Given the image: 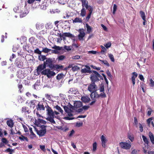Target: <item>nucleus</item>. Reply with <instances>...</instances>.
Listing matches in <instances>:
<instances>
[{
    "label": "nucleus",
    "mask_w": 154,
    "mask_h": 154,
    "mask_svg": "<svg viewBox=\"0 0 154 154\" xmlns=\"http://www.w3.org/2000/svg\"><path fill=\"white\" fill-rule=\"evenodd\" d=\"M46 111L47 114L49 117L47 118L46 119L49 121L53 125L55 124L56 122L54 118H58V117L56 116L59 114V112L55 111H53L51 109L49 106H48L47 107Z\"/></svg>",
    "instance_id": "obj_1"
},
{
    "label": "nucleus",
    "mask_w": 154,
    "mask_h": 154,
    "mask_svg": "<svg viewBox=\"0 0 154 154\" xmlns=\"http://www.w3.org/2000/svg\"><path fill=\"white\" fill-rule=\"evenodd\" d=\"M63 108L65 112L69 116L65 117L63 119L66 120H71L74 119L73 117H69L72 116L75 112V110L73 106L69 103L67 106H64Z\"/></svg>",
    "instance_id": "obj_2"
},
{
    "label": "nucleus",
    "mask_w": 154,
    "mask_h": 154,
    "mask_svg": "<svg viewBox=\"0 0 154 154\" xmlns=\"http://www.w3.org/2000/svg\"><path fill=\"white\" fill-rule=\"evenodd\" d=\"M90 79L92 82L94 83L97 81L103 79V78L97 72L92 71Z\"/></svg>",
    "instance_id": "obj_3"
},
{
    "label": "nucleus",
    "mask_w": 154,
    "mask_h": 154,
    "mask_svg": "<svg viewBox=\"0 0 154 154\" xmlns=\"http://www.w3.org/2000/svg\"><path fill=\"white\" fill-rule=\"evenodd\" d=\"M90 95L91 98L93 100H95V99L100 97L104 98L106 97V95L104 92L100 93L97 91H95L94 92L91 93Z\"/></svg>",
    "instance_id": "obj_4"
},
{
    "label": "nucleus",
    "mask_w": 154,
    "mask_h": 154,
    "mask_svg": "<svg viewBox=\"0 0 154 154\" xmlns=\"http://www.w3.org/2000/svg\"><path fill=\"white\" fill-rule=\"evenodd\" d=\"M42 75H46L48 78H51L52 76H54L55 73L48 69H45L43 71Z\"/></svg>",
    "instance_id": "obj_5"
},
{
    "label": "nucleus",
    "mask_w": 154,
    "mask_h": 154,
    "mask_svg": "<svg viewBox=\"0 0 154 154\" xmlns=\"http://www.w3.org/2000/svg\"><path fill=\"white\" fill-rule=\"evenodd\" d=\"M119 146L121 148L127 150L130 149L131 146V142L129 141L120 142L119 143Z\"/></svg>",
    "instance_id": "obj_6"
},
{
    "label": "nucleus",
    "mask_w": 154,
    "mask_h": 154,
    "mask_svg": "<svg viewBox=\"0 0 154 154\" xmlns=\"http://www.w3.org/2000/svg\"><path fill=\"white\" fill-rule=\"evenodd\" d=\"M88 90L91 93L94 92L95 91H97L98 90L97 89L96 85L95 83L92 82L89 85L88 88Z\"/></svg>",
    "instance_id": "obj_7"
},
{
    "label": "nucleus",
    "mask_w": 154,
    "mask_h": 154,
    "mask_svg": "<svg viewBox=\"0 0 154 154\" xmlns=\"http://www.w3.org/2000/svg\"><path fill=\"white\" fill-rule=\"evenodd\" d=\"M44 64L45 66L49 67L50 68H52L54 67L52 64V60L50 58L48 59L45 62H44Z\"/></svg>",
    "instance_id": "obj_8"
},
{
    "label": "nucleus",
    "mask_w": 154,
    "mask_h": 154,
    "mask_svg": "<svg viewBox=\"0 0 154 154\" xmlns=\"http://www.w3.org/2000/svg\"><path fill=\"white\" fill-rule=\"evenodd\" d=\"M46 67L45 66L44 64H42L39 65L36 69L37 73L38 74H42L43 71Z\"/></svg>",
    "instance_id": "obj_9"
},
{
    "label": "nucleus",
    "mask_w": 154,
    "mask_h": 154,
    "mask_svg": "<svg viewBox=\"0 0 154 154\" xmlns=\"http://www.w3.org/2000/svg\"><path fill=\"white\" fill-rule=\"evenodd\" d=\"M10 128H11V134H16L18 132L16 130V128L14 126V123L10 119Z\"/></svg>",
    "instance_id": "obj_10"
},
{
    "label": "nucleus",
    "mask_w": 154,
    "mask_h": 154,
    "mask_svg": "<svg viewBox=\"0 0 154 154\" xmlns=\"http://www.w3.org/2000/svg\"><path fill=\"white\" fill-rule=\"evenodd\" d=\"M102 146L103 147L105 148L106 146V143L107 141L106 137L103 135H102L100 137Z\"/></svg>",
    "instance_id": "obj_11"
},
{
    "label": "nucleus",
    "mask_w": 154,
    "mask_h": 154,
    "mask_svg": "<svg viewBox=\"0 0 154 154\" xmlns=\"http://www.w3.org/2000/svg\"><path fill=\"white\" fill-rule=\"evenodd\" d=\"M79 34L78 35L79 39L80 40H83V38L85 35L84 30L82 29H80L79 30Z\"/></svg>",
    "instance_id": "obj_12"
},
{
    "label": "nucleus",
    "mask_w": 154,
    "mask_h": 154,
    "mask_svg": "<svg viewBox=\"0 0 154 154\" xmlns=\"http://www.w3.org/2000/svg\"><path fill=\"white\" fill-rule=\"evenodd\" d=\"M85 68L82 69L81 70V72L83 73H89L91 72L90 67L88 66H85Z\"/></svg>",
    "instance_id": "obj_13"
},
{
    "label": "nucleus",
    "mask_w": 154,
    "mask_h": 154,
    "mask_svg": "<svg viewBox=\"0 0 154 154\" xmlns=\"http://www.w3.org/2000/svg\"><path fill=\"white\" fill-rule=\"evenodd\" d=\"M51 48L52 49H55L56 50L53 51V52L55 54L57 53V51H60L62 49V47H60V46H57L55 45L54 46L52 47Z\"/></svg>",
    "instance_id": "obj_14"
},
{
    "label": "nucleus",
    "mask_w": 154,
    "mask_h": 154,
    "mask_svg": "<svg viewBox=\"0 0 154 154\" xmlns=\"http://www.w3.org/2000/svg\"><path fill=\"white\" fill-rule=\"evenodd\" d=\"M74 107L76 108H78L81 107L82 106V102L79 101H77L74 102Z\"/></svg>",
    "instance_id": "obj_15"
},
{
    "label": "nucleus",
    "mask_w": 154,
    "mask_h": 154,
    "mask_svg": "<svg viewBox=\"0 0 154 154\" xmlns=\"http://www.w3.org/2000/svg\"><path fill=\"white\" fill-rule=\"evenodd\" d=\"M81 100L84 103H88L90 101V99L88 96L82 97Z\"/></svg>",
    "instance_id": "obj_16"
},
{
    "label": "nucleus",
    "mask_w": 154,
    "mask_h": 154,
    "mask_svg": "<svg viewBox=\"0 0 154 154\" xmlns=\"http://www.w3.org/2000/svg\"><path fill=\"white\" fill-rule=\"evenodd\" d=\"M37 110H44L45 109V108L44 107V105L41 103H39L37 106H36Z\"/></svg>",
    "instance_id": "obj_17"
},
{
    "label": "nucleus",
    "mask_w": 154,
    "mask_h": 154,
    "mask_svg": "<svg viewBox=\"0 0 154 154\" xmlns=\"http://www.w3.org/2000/svg\"><path fill=\"white\" fill-rule=\"evenodd\" d=\"M132 74L133 75L131 78V79L133 85H134L135 84V79L137 77V74L136 72H133Z\"/></svg>",
    "instance_id": "obj_18"
},
{
    "label": "nucleus",
    "mask_w": 154,
    "mask_h": 154,
    "mask_svg": "<svg viewBox=\"0 0 154 154\" xmlns=\"http://www.w3.org/2000/svg\"><path fill=\"white\" fill-rule=\"evenodd\" d=\"M45 129H41L37 131L38 134L40 136H42L44 135L46 133Z\"/></svg>",
    "instance_id": "obj_19"
},
{
    "label": "nucleus",
    "mask_w": 154,
    "mask_h": 154,
    "mask_svg": "<svg viewBox=\"0 0 154 154\" xmlns=\"http://www.w3.org/2000/svg\"><path fill=\"white\" fill-rule=\"evenodd\" d=\"M82 2V8H84L85 7L86 8L87 7L88 5V2L86 0H82L81 1Z\"/></svg>",
    "instance_id": "obj_20"
},
{
    "label": "nucleus",
    "mask_w": 154,
    "mask_h": 154,
    "mask_svg": "<svg viewBox=\"0 0 154 154\" xmlns=\"http://www.w3.org/2000/svg\"><path fill=\"white\" fill-rule=\"evenodd\" d=\"M22 111L23 113H29L30 112L29 110L28 109V108L26 107H23L22 108Z\"/></svg>",
    "instance_id": "obj_21"
},
{
    "label": "nucleus",
    "mask_w": 154,
    "mask_h": 154,
    "mask_svg": "<svg viewBox=\"0 0 154 154\" xmlns=\"http://www.w3.org/2000/svg\"><path fill=\"white\" fill-rule=\"evenodd\" d=\"M56 127L58 129L64 131H66L68 130V128L65 127H63L62 126H56Z\"/></svg>",
    "instance_id": "obj_22"
},
{
    "label": "nucleus",
    "mask_w": 154,
    "mask_h": 154,
    "mask_svg": "<svg viewBox=\"0 0 154 154\" xmlns=\"http://www.w3.org/2000/svg\"><path fill=\"white\" fill-rule=\"evenodd\" d=\"M63 35L68 37H74V36L69 32H65L63 34Z\"/></svg>",
    "instance_id": "obj_23"
},
{
    "label": "nucleus",
    "mask_w": 154,
    "mask_h": 154,
    "mask_svg": "<svg viewBox=\"0 0 154 154\" xmlns=\"http://www.w3.org/2000/svg\"><path fill=\"white\" fill-rule=\"evenodd\" d=\"M35 101L33 100H31L28 103L31 108H33L35 107Z\"/></svg>",
    "instance_id": "obj_24"
},
{
    "label": "nucleus",
    "mask_w": 154,
    "mask_h": 154,
    "mask_svg": "<svg viewBox=\"0 0 154 154\" xmlns=\"http://www.w3.org/2000/svg\"><path fill=\"white\" fill-rule=\"evenodd\" d=\"M54 108L56 109L58 111L60 112L61 114H63V111L62 108L58 105L56 106Z\"/></svg>",
    "instance_id": "obj_25"
},
{
    "label": "nucleus",
    "mask_w": 154,
    "mask_h": 154,
    "mask_svg": "<svg viewBox=\"0 0 154 154\" xmlns=\"http://www.w3.org/2000/svg\"><path fill=\"white\" fill-rule=\"evenodd\" d=\"M43 25L42 23H37L36 24V28L40 30L42 29Z\"/></svg>",
    "instance_id": "obj_26"
},
{
    "label": "nucleus",
    "mask_w": 154,
    "mask_h": 154,
    "mask_svg": "<svg viewBox=\"0 0 154 154\" xmlns=\"http://www.w3.org/2000/svg\"><path fill=\"white\" fill-rule=\"evenodd\" d=\"M149 136L150 140L153 144H154V137L153 134L151 132H149Z\"/></svg>",
    "instance_id": "obj_27"
},
{
    "label": "nucleus",
    "mask_w": 154,
    "mask_h": 154,
    "mask_svg": "<svg viewBox=\"0 0 154 154\" xmlns=\"http://www.w3.org/2000/svg\"><path fill=\"white\" fill-rule=\"evenodd\" d=\"M82 19L81 18L79 17H76L73 20V22L74 23H82Z\"/></svg>",
    "instance_id": "obj_28"
},
{
    "label": "nucleus",
    "mask_w": 154,
    "mask_h": 154,
    "mask_svg": "<svg viewBox=\"0 0 154 154\" xmlns=\"http://www.w3.org/2000/svg\"><path fill=\"white\" fill-rule=\"evenodd\" d=\"M86 14V10L84 8H82L81 11V15L82 17H84L85 15Z\"/></svg>",
    "instance_id": "obj_29"
},
{
    "label": "nucleus",
    "mask_w": 154,
    "mask_h": 154,
    "mask_svg": "<svg viewBox=\"0 0 154 154\" xmlns=\"http://www.w3.org/2000/svg\"><path fill=\"white\" fill-rule=\"evenodd\" d=\"M128 137L131 142H133L134 140L133 135L131 133L128 134Z\"/></svg>",
    "instance_id": "obj_30"
},
{
    "label": "nucleus",
    "mask_w": 154,
    "mask_h": 154,
    "mask_svg": "<svg viewBox=\"0 0 154 154\" xmlns=\"http://www.w3.org/2000/svg\"><path fill=\"white\" fill-rule=\"evenodd\" d=\"M86 26L87 29V30L88 33H90L91 31V28L89 26L88 24H86Z\"/></svg>",
    "instance_id": "obj_31"
},
{
    "label": "nucleus",
    "mask_w": 154,
    "mask_h": 154,
    "mask_svg": "<svg viewBox=\"0 0 154 154\" xmlns=\"http://www.w3.org/2000/svg\"><path fill=\"white\" fill-rule=\"evenodd\" d=\"M55 68L57 69H62L63 68V66L62 65H56L54 66V67Z\"/></svg>",
    "instance_id": "obj_32"
},
{
    "label": "nucleus",
    "mask_w": 154,
    "mask_h": 154,
    "mask_svg": "<svg viewBox=\"0 0 154 154\" xmlns=\"http://www.w3.org/2000/svg\"><path fill=\"white\" fill-rule=\"evenodd\" d=\"M64 77V75L63 74H58L57 76V79L58 80H60L63 78Z\"/></svg>",
    "instance_id": "obj_33"
},
{
    "label": "nucleus",
    "mask_w": 154,
    "mask_h": 154,
    "mask_svg": "<svg viewBox=\"0 0 154 154\" xmlns=\"http://www.w3.org/2000/svg\"><path fill=\"white\" fill-rule=\"evenodd\" d=\"M38 58L40 60L44 61L46 59V57L45 56L39 55L38 57Z\"/></svg>",
    "instance_id": "obj_34"
},
{
    "label": "nucleus",
    "mask_w": 154,
    "mask_h": 154,
    "mask_svg": "<svg viewBox=\"0 0 154 154\" xmlns=\"http://www.w3.org/2000/svg\"><path fill=\"white\" fill-rule=\"evenodd\" d=\"M140 14L141 15V17L142 18L143 20H145V19H146V17L143 11H140Z\"/></svg>",
    "instance_id": "obj_35"
},
{
    "label": "nucleus",
    "mask_w": 154,
    "mask_h": 154,
    "mask_svg": "<svg viewBox=\"0 0 154 154\" xmlns=\"http://www.w3.org/2000/svg\"><path fill=\"white\" fill-rule=\"evenodd\" d=\"M149 85L150 87H154V81L152 79H151L150 80Z\"/></svg>",
    "instance_id": "obj_36"
},
{
    "label": "nucleus",
    "mask_w": 154,
    "mask_h": 154,
    "mask_svg": "<svg viewBox=\"0 0 154 154\" xmlns=\"http://www.w3.org/2000/svg\"><path fill=\"white\" fill-rule=\"evenodd\" d=\"M19 138L21 140H22L23 141H24V140H26L27 141H28L27 138L26 137H25L22 135H21V136H20L19 137Z\"/></svg>",
    "instance_id": "obj_37"
},
{
    "label": "nucleus",
    "mask_w": 154,
    "mask_h": 154,
    "mask_svg": "<svg viewBox=\"0 0 154 154\" xmlns=\"http://www.w3.org/2000/svg\"><path fill=\"white\" fill-rule=\"evenodd\" d=\"M99 92L100 93H101L104 92V88L103 85H101L100 87V88L98 90Z\"/></svg>",
    "instance_id": "obj_38"
},
{
    "label": "nucleus",
    "mask_w": 154,
    "mask_h": 154,
    "mask_svg": "<svg viewBox=\"0 0 154 154\" xmlns=\"http://www.w3.org/2000/svg\"><path fill=\"white\" fill-rule=\"evenodd\" d=\"M89 107V106H84L82 109H79V112H82L83 110V109L85 110L88 109Z\"/></svg>",
    "instance_id": "obj_39"
},
{
    "label": "nucleus",
    "mask_w": 154,
    "mask_h": 154,
    "mask_svg": "<svg viewBox=\"0 0 154 154\" xmlns=\"http://www.w3.org/2000/svg\"><path fill=\"white\" fill-rule=\"evenodd\" d=\"M79 69V68L78 67V66L73 65V66L72 68V70L73 71H75L78 70Z\"/></svg>",
    "instance_id": "obj_40"
},
{
    "label": "nucleus",
    "mask_w": 154,
    "mask_h": 154,
    "mask_svg": "<svg viewBox=\"0 0 154 154\" xmlns=\"http://www.w3.org/2000/svg\"><path fill=\"white\" fill-rule=\"evenodd\" d=\"M142 137L144 142L148 145V141L146 137L144 135H143Z\"/></svg>",
    "instance_id": "obj_41"
},
{
    "label": "nucleus",
    "mask_w": 154,
    "mask_h": 154,
    "mask_svg": "<svg viewBox=\"0 0 154 154\" xmlns=\"http://www.w3.org/2000/svg\"><path fill=\"white\" fill-rule=\"evenodd\" d=\"M64 48L67 51H69L71 50L72 49V47L71 46H67L65 45L64 47Z\"/></svg>",
    "instance_id": "obj_42"
},
{
    "label": "nucleus",
    "mask_w": 154,
    "mask_h": 154,
    "mask_svg": "<svg viewBox=\"0 0 154 154\" xmlns=\"http://www.w3.org/2000/svg\"><path fill=\"white\" fill-rule=\"evenodd\" d=\"M51 51V49H48L47 48H43L42 51L45 53H48Z\"/></svg>",
    "instance_id": "obj_43"
},
{
    "label": "nucleus",
    "mask_w": 154,
    "mask_h": 154,
    "mask_svg": "<svg viewBox=\"0 0 154 154\" xmlns=\"http://www.w3.org/2000/svg\"><path fill=\"white\" fill-rule=\"evenodd\" d=\"M99 60L102 63H103L105 65L107 66H109V64L106 60Z\"/></svg>",
    "instance_id": "obj_44"
},
{
    "label": "nucleus",
    "mask_w": 154,
    "mask_h": 154,
    "mask_svg": "<svg viewBox=\"0 0 154 154\" xmlns=\"http://www.w3.org/2000/svg\"><path fill=\"white\" fill-rule=\"evenodd\" d=\"M93 150L94 151H95L96 149L97 148V144L96 142H95L93 143Z\"/></svg>",
    "instance_id": "obj_45"
},
{
    "label": "nucleus",
    "mask_w": 154,
    "mask_h": 154,
    "mask_svg": "<svg viewBox=\"0 0 154 154\" xmlns=\"http://www.w3.org/2000/svg\"><path fill=\"white\" fill-rule=\"evenodd\" d=\"M86 9H87L88 10H89V13H92L93 11V9L91 6L88 5L87 7H86Z\"/></svg>",
    "instance_id": "obj_46"
},
{
    "label": "nucleus",
    "mask_w": 154,
    "mask_h": 154,
    "mask_svg": "<svg viewBox=\"0 0 154 154\" xmlns=\"http://www.w3.org/2000/svg\"><path fill=\"white\" fill-rule=\"evenodd\" d=\"M109 57L112 62L114 61V59L113 55L111 54H108Z\"/></svg>",
    "instance_id": "obj_47"
},
{
    "label": "nucleus",
    "mask_w": 154,
    "mask_h": 154,
    "mask_svg": "<svg viewBox=\"0 0 154 154\" xmlns=\"http://www.w3.org/2000/svg\"><path fill=\"white\" fill-rule=\"evenodd\" d=\"M38 122H39V123H41L45 124L46 123V122L45 121V120H42V119H38Z\"/></svg>",
    "instance_id": "obj_48"
},
{
    "label": "nucleus",
    "mask_w": 154,
    "mask_h": 154,
    "mask_svg": "<svg viewBox=\"0 0 154 154\" xmlns=\"http://www.w3.org/2000/svg\"><path fill=\"white\" fill-rule=\"evenodd\" d=\"M23 87V86L22 84H19L18 86V88L19 89V91L21 93L22 92V88Z\"/></svg>",
    "instance_id": "obj_49"
},
{
    "label": "nucleus",
    "mask_w": 154,
    "mask_h": 154,
    "mask_svg": "<svg viewBox=\"0 0 154 154\" xmlns=\"http://www.w3.org/2000/svg\"><path fill=\"white\" fill-rule=\"evenodd\" d=\"M34 52L39 54H41L42 53L41 51L38 48H37L35 50H34Z\"/></svg>",
    "instance_id": "obj_50"
},
{
    "label": "nucleus",
    "mask_w": 154,
    "mask_h": 154,
    "mask_svg": "<svg viewBox=\"0 0 154 154\" xmlns=\"http://www.w3.org/2000/svg\"><path fill=\"white\" fill-rule=\"evenodd\" d=\"M2 141L3 143H5V144H7L8 143V141L5 138H3L2 139Z\"/></svg>",
    "instance_id": "obj_51"
},
{
    "label": "nucleus",
    "mask_w": 154,
    "mask_h": 154,
    "mask_svg": "<svg viewBox=\"0 0 154 154\" xmlns=\"http://www.w3.org/2000/svg\"><path fill=\"white\" fill-rule=\"evenodd\" d=\"M134 124L137 127H138V121H137V119L136 117L134 118Z\"/></svg>",
    "instance_id": "obj_52"
},
{
    "label": "nucleus",
    "mask_w": 154,
    "mask_h": 154,
    "mask_svg": "<svg viewBox=\"0 0 154 154\" xmlns=\"http://www.w3.org/2000/svg\"><path fill=\"white\" fill-rule=\"evenodd\" d=\"M26 11L24 13L23 12V15H22V14H20V16L23 17V16H25L28 13V11L26 10V11Z\"/></svg>",
    "instance_id": "obj_53"
},
{
    "label": "nucleus",
    "mask_w": 154,
    "mask_h": 154,
    "mask_svg": "<svg viewBox=\"0 0 154 154\" xmlns=\"http://www.w3.org/2000/svg\"><path fill=\"white\" fill-rule=\"evenodd\" d=\"M30 138L33 139L36 137V135L33 133H30Z\"/></svg>",
    "instance_id": "obj_54"
},
{
    "label": "nucleus",
    "mask_w": 154,
    "mask_h": 154,
    "mask_svg": "<svg viewBox=\"0 0 154 154\" xmlns=\"http://www.w3.org/2000/svg\"><path fill=\"white\" fill-rule=\"evenodd\" d=\"M80 58V56L79 55H76L72 57V59L73 60L78 59Z\"/></svg>",
    "instance_id": "obj_55"
},
{
    "label": "nucleus",
    "mask_w": 154,
    "mask_h": 154,
    "mask_svg": "<svg viewBox=\"0 0 154 154\" xmlns=\"http://www.w3.org/2000/svg\"><path fill=\"white\" fill-rule=\"evenodd\" d=\"M117 8V6L116 4H114L113 7V13L114 14L116 11Z\"/></svg>",
    "instance_id": "obj_56"
},
{
    "label": "nucleus",
    "mask_w": 154,
    "mask_h": 154,
    "mask_svg": "<svg viewBox=\"0 0 154 154\" xmlns=\"http://www.w3.org/2000/svg\"><path fill=\"white\" fill-rule=\"evenodd\" d=\"M91 67L93 68V69H96L97 70H100V68L99 67H97L96 66H93V65H91Z\"/></svg>",
    "instance_id": "obj_57"
},
{
    "label": "nucleus",
    "mask_w": 154,
    "mask_h": 154,
    "mask_svg": "<svg viewBox=\"0 0 154 154\" xmlns=\"http://www.w3.org/2000/svg\"><path fill=\"white\" fill-rule=\"evenodd\" d=\"M152 120V117L150 118L149 119H147V122L148 124L149 125L150 124V123L151 121Z\"/></svg>",
    "instance_id": "obj_58"
},
{
    "label": "nucleus",
    "mask_w": 154,
    "mask_h": 154,
    "mask_svg": "<svg viewBox=\"0 0 154 154\" xmlns=\"http://www.w3.org/2000/svg\"><path fill=\"white\" fill-rule=\"evenodd\" d=\"M58 58V59L59 60H62L65 58V56L63 55H61L59 56Z\"/></svg>",
    "instance_id": "obj_59"
},
{
    "label": "nucleus",
    "mask_w": 154,
    "mask_h": 154,
    "mask_svg": "<svg viewBox=\"0 0 154 154\" xmlns=\"http://www.w3.org/2000/svg\"><path fill=\"white\" fill-rule=\"evenodd\" d=\"M101 47L102 49V50L101 51V53H103L106 51V49L103 46H101Z\"/></svg>",
    "instance_id": "obj_60"
},
{
    "label": "nucleus",
    "mask_w": 154,
    "mask_h": 154,
    "mask_svg": "<svg viewBox=\"0 0 154 154\" xmlns=\"http://www.w3.org/2000/svg\"><path fill=\"white\" fill-rule=\"evenodd\" d=\"M111 45V43L110 42H108L105 45V46L106 48H108L110 47Z\"/></svg>",
    "instance_id": "obj_61"
},
{
    "label": "nucleus",
    "mask_w": 154,
    "mask_h": 154,
    "mask_svg": "<svg viewBox=\"0 0 154 154\" xmlns=\"http://www.w3.org/2000/svg\"><path fill=\"white\" fill-rule=\"evenodd\" d=\"M148 109H149V110L148 111V112H147V115L149 116L151 115V113H152V109L150 108H148Z\"/></svg>",
    "instance_id": "obj_62"
},
{
    "label": "nucleus",
    "mask_w": 154,
    "mask_h": 154,
    "mask_svg": "<svg viewBox=\"0 0 154 154\" xmlns=\"http://www.w3.org/2000/svg\"><path fill=\"white\" fill-rule=\"evenodd\" d=\"M139 77L140 79L142 80V81H144V78L143 77V75L141 74H140L139 75Z\"/></svg>",
    "instance_id": "obj_63"
},
{
    "label": "nucleus",
    "mask_w": 154,
    "mask_h": 154,
    "mask_svg": "<svg viewBox=\"0 0 154 154\" xmlns=\"http://www.w3.org/2000/svg\"><path fill=\"white\" fill-rule=\"evenodd\" d=\"M101 26L104 30H105L106 31L107 30V28L103 24H101Z\"/></svg>",
    "instance_id": "obj_64"
}]
</instances>
